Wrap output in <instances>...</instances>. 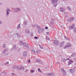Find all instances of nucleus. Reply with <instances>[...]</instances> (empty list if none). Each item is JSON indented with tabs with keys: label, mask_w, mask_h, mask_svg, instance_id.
<instances>
[{
	"label": "nucleus",
	"mask_w": 76,
	"mask_h": 76,
	"mask_svg": "<svg viewBox=\"0 0 76 76\" xmlns=\"http://www.w3.org/2000/svg\"><path fill=\"white\" fill-rule=\"evenodd\" d=\"M20 44V45H23L24 46V47H25V48H27V49H29V45L26 44V42H24L22 41H21L20 42V43H19Z\"/></svg>",
	"instance_id": "f257e3e1"
},
{
	"label": "nucleus",
	"mask_w": 76,
	"mask_h": 76,
	"mask_svg": "<svg viewBox=\"0 0 76 76\" xmlns=\"http://www.w3.org/2000/svg\"><path fill=\"white\" fill-rule=\"evenodd\" d=\"M51 1V3L52 4H53V6L54 7H56L57 5V2L58 1V0H50Z\"/></svg>",
	"instance_id": "f03ea898"
},
{
	"label": "nucleus",
	"mask_w": 76,
	"mask_h": 76,
	"mask_svg": "<svg viewBox=\"0 0 76 76\" xmlns=\"http://www.w3.org/2000/svg\"><path fill=\"white\" fill-rule=\"evenodd\" d=\"M64 43H65V42L64 41H63L60 42L59 44V47H63L64 46Z\"/></svg>",
	"instance_id": "7ed1b4c3"
},
{
	"label": "nucleus",
	"mask_w": 76,
	"mask_h": 76,
	"mask_svg": "<svg viewBox=\"0 0 76 76\" xmlns=\"http://www.w3.org/2000/svg\"><path fill=\"white\" fill-rule=\"evenodd\" d=\"M74 19H75V18L74 17H71L67 19V20L69 22H70L73 21Z\"/></svg>",
	"instance_id": "20e7f679"
},
{
	"label": "nucleus",
	"mask_w": 76,
	"mask_h": 76,
	"mask_svg": "<svg viewBox=\"0 0 76 76\" xmlns=\"http://www.w3.org/2000/svg\"><path fill=\"white\" fill-rule=\"evenodd\" d=\"M39 29L38 30V33H41L44 32V29L42 28H39Z\"/></svg>",
	"instance_id": "39448f33"
},
{
	"label": "nucleus",
	"mask_w": 76,
	"mask_h": 76,
	"mask_svg": "<svg viewBox=\"0 0 76 76\" xmlns=\"http://www.w3.org/2000/svg\"><path fill=\"white\" fill-rule=\"evenodd\" d=\"M61 72L63 75H66V72L64 70L63 68H62L61 70Z\"/></svg>",
	"instance_id": "423d86ee"
},
{
	"label": "nucleus",
	"mask_w": 76,
	"mask_h": 76,
	"mask_svg": "<svg viewBox=\"0 0 76 76\" xmlns=\"http://www.w3.org/2000/svg\"><path fill=\"white\" fill-rule=\"evenodd\" d=\"M53 43L55 45L57 46L58 45V41L57 40H55L53 42Z\"/></svg>",
	"instance_id": "0eeeda50"
},
{
	"label": "nucleus",
	"mask_w": 76,
	"mask_h": 76,
	"mask_svg": "<svg viewBox=\"0 0 76 76\" xmlns=\"http://www.w3.org/2000/svg\"><path fill=\"white\" fill-rule=\"evenodd\" d=\"M60 10L61 12H64L66 10L65 8L63 7H61L60 9Z\"/></svg>",
	"instance_id": "6e6552de"
},
{
	"label": "nucleus",
	"mask_w": 76,
	"mask_h": 76,
	"mask_svg": "<svg viewBox=\"0 0 76 76\" xmlns=\"http://www.w3.org/2000/svg\"><path fill=\"white\" fill-rule=\"evenodd\" d=\"M32 26H33V27H35L36 28H40V27H39V26H38V24H35L34 25H32Z\"/></svg>",
	"instance_id": "1a4fd4ad"
},
{
	"label": "nucleus",
	"mask_w": 76,
	"mask_h": 76,
	"mask_svg": "<svg viewBox=\"0 0 76 76\" xmlns=\"http://www.w3.org/2000/svg\"><path fill=\"white\" fill-rule=\"evenodd\" d=\"M12 50H17V48H16V46L15 45H14L12 46Z\"/></svg>",
	"instance_id": "9d476101"
},
{
	"label": "nucleus",
	"mask_w": 76,
	"mask_h": 76,
	"mask_svg": "<svg viewBox=\"0 0 76 76\" xmlns=\"http://www.w3.org/2000/svg\"><path fill=\"white\" fill-rule=\"evenodd\" d=\"M25 32L26 34H30L29 30L28 29H26L25 30Z\"/></svg>",
	"instance_id": "9b49d317"
},
{
	"label": "nucleus",
	"mask_w": 76,
	"mask_h": 76,
	"mask_svg": "<svg viewBox=\"0 0 76 76\" xmlns=\"http://www.w3.org/2000/svg\"><path fill=\"white\" fill-rule=\"evenodd\" d=\"M27 51H24L23 52V57H26L27 56Z\"/></svg>",
	"instance_id": "f8f14e48"
},
{
	"label": "nucleus",
	"mask_w": 76,
	"mask_h": 76,
	"mask_svg": "<svg viewBox=\"0 0 76 76\" xmlns=\"http://www.w3.org/2000/svg\"><path fill=\"white\" fill-rule=\"evenodd\" d=\"M47 75L48 76H54V75L53 73H52L51 74L49 73L47 74Z\"/></svg>",
	"instance_id": "ddd939ff"
},
{
	"label": "nucleus",
	"mask_w": 76,
	"mask_h": 76,
	"mask_svg": "<svg viewBox=\"0 0 76 76\" xmlns=\"http://www.w3.org/2000/svg\"><path fill=\"white\" fill-rule=\"evenodd\" d=\"M75 28V25L73 24H72L71 26H69V29H73Z\"/></svg>",
	"instance_id": "4468645a"
},
{
	"label": "nucleus",
	"mask_w": 76,
	"mask_h": 76,
	"mask_svg": "<svg viewBox=\"0 0 76 76\" xmlns=\"http://www.w3.org/2000/svg\"><path fill=\"white\" fill-rule=\"evenodd\" d=\"M73 63V61L71 60H70L68 62V64L69 65H70V64H71Z\"/></svg>",
	"instance_id": "2eb2a0df"
},
{
	"label": "nucleus",
	"mask_w": 76,
	"mask_h": 76,
	"mask_svg": "<svg viewBox=\"0 0 76 76\" xmlns=\"http://www.w3.org/2000/svg\"><path fill=\"white\" fill-rule=\"evenodd\" d=\"M66 45L67 46H68V47H72V45H71V44H70L69 42H68L66 43Z\"/></svg>",
	"instance_id": "dca6fc26"
},
{
	"label": "nucleus",
	"mask_w": 76,
	"mask_h": 76,
	"mask_svg": "<svg viewBox=\"0 0 76 76\" xmlns=\"http://www.w3.org/2000/svg\"><path fill=\"white\" fill-rule=\"evenodd\" d=\"M21 66H17V68L18 70H20Z\"/></svg>",
	"instance_id": "f3484780"
},
{
	"label": "nucleus",
	"mask_w": 76,
	"mask_h": 76,
	"mask_svg": "<svg viewBox=\"0 0 76 76\" xmlns=\"http://www.w3.org/2000/svg\"><path fill=\"white\" fill-rule=\"evenodd\" d=\"M75 71V69H70V73H73L74 72V71Z\"/></svg>",
	"instance_id": "a211bd4d"
},
{
	"label": "nucleus",
	"mask_w": 76,
	"mask_h": 76,
	"mask_svg": "<svg viewBox=\"0 0 76 76\" xmlns=\"http://www.w3.org/2000/svg\"><path fill=\"white\" fill-rule=\"evenodd\" d=\"M35 61H36L37 63L39 62L40 61V60L39 59L37 58L36 59H35Z\"/></svg>",
	"instance_id": "6ab92c4d"
},
{
	"label": "nucleus",
	"mask_w": 76,
	"mask_h": 76,
	"mask_svg": "<svg viewBox=\"0 0 76 76\" xmlns=\"http://www.w3.org/2000/svg\"><path fill=\"white\" fill-rule=\"evenodd\" d=\"M20 69V70H25V68H24V67H23V66H21Z\"/></svg>",
	"instance_id": "aec40b11"
},
{
	"label": "nucleus",
	"mask_w": 76,
	"mask_h": 76,
	"mask_svg": "<svg viewBox=\"0 0 76 76\" xmlns=\"http://www.w3.org/2000/svg\"><path fill=\"white\" fill-rule=\"evenodd\" d=\"M20 69V70H25V68H24V67H23V66H21Z\"/></svg>",
	"instance_id": "412c9836"
},
{
	"label": "nucleus",
	"mask_w": 76,
	"mask_h": 76,
	"mask_svg": "<svg viewBox=\"0 0 76 76\" xmlns=\"http://www.w3.org/2000/svg\"><path fill=\"white\" fill-rule=\"evenodd\" d=\"M20 28V25L19 24H18L17 26V29H19Z\"/></svg>",
	"instance_id": "4be33fe9"
},
{
	"label": "nucleus",
	"mask_w": 76,
	"mask_h": 76,
	"mask_svg": "<svg viewBox=\"0 0 76 76\" xmlns=\"http://www.w3.org/2000/svg\"><path fill=\"white\" fill-rule=\"evenodd\" d=\"M23 23L24 25L25 26L27 25L28 24V23H27V21H24L23 22Z\"/></svg>",
	"instance_id": "5701e85b"
},
{
	"label": "nucleus",
	"mask_w": 76,
	"mask_h": 76,
	"mask_svg": "<svg viewBox=\"0 0 76 76\" xmlns=\"http://www.w3.org/2000/svg\"><path fill=\"white\" fill-rule=\"evenodd\" d=\"M67 47H68V46H67V44H66V45H65L64 46V47L63 48V49H66V48H67Z\"/></svg>",
	"instance_id": "b1692460"
},
{
	"label": "nucleus",
	"mask_w": 76,
	"mask_h": 76,
	"mask_svg": "<svg viewBox=\"0 0 76 76\" xmlns=\"http://www.w3.org/2000/svg\"><path fill=\"white\" fill-rule=\"evenodd\" d=\"M61 61H63V62H65V61H66V60L65 59L63 58L61 60Z\"/></svg>",
	"instance_id": "393cba45"
},
{
	"label": "nucleus",
	"mask_w": 76,
	"mask_h": 76,
	"mask_svg": "<svg viewBox=\"0 0 76 76\" xmlns=\"http://www.w3.org/2000/svg\"><path fill=\"white\" fill-rule=\"evenodd\" d=\"M16 68H17V67L16 66H14L13 67V69H16Z\"/></svg>",
	"instance_id": "a878e982"
},
{
	"label": "nucleus",
	"mask_w": 76,
	"mask_h": 76,
	"mask_svg": "<svg viewBox=\"0 0 76 76\" xmlns=\"http://www.w3.org/2000/svg\"><path fill=\"white\" fill-rule=\"evenodd\" d=\"M8 49H5L4 50V51L5 52H7V51H8Z\"/></svg>",
	"instance_id": "bb28decb"
},
{
	"label": "nucleus",
	"mask_w": 76,
	"mask_h": 76,
	"mask_svg": "<svg viewBox=\"0 0 76 76\" xmlns=\"http://www.w3.org/2000/svg\"><path fill=\"white\" fill-rule=\"evenodd\" d=\"M7 9L6 10L7 11H8V12H11V10H10L9 9V8H7Z\"/></svg>",
	"instance_id": "cd10ccee"
},
{
	"label": "nucleus",
	"mask_w": 76,
	"mask_h": 76,
	"mask_svg": "<svg viewBox=\"0 0 76 76\" xmlns=\"http://www.w3.org/2000/svg\"><path fill=\"white\" fill-rule=\"evenodd\" d=\"M73 31H74V32H75L76 33V28H75L73 30Z\"/></svg>",
	"instance_id": "c85d7f7f"
},
{
	"label": "nucleus",
	"mask_w": 76,
	"mask_h": 76,
	"mask_svg": "<svg viewBox=\"0 0 76 76\" xmlns=\"http://www.w3.org/2000/svg\"><path fill=\"white\" fill-rule=\"evenodd\" d=\"M3 47H4V48H6V44H4L3 45Z\"/></svg>",
	"instance_id": "c756f323"
},
{
	"label": "nucleus",
	"mask_w": 76,
	"mask_h": 76,
	"mask_svg": "<svg viewBox=\"0 0 76 76\" xmlns=\"http://www.w3.org/2000/svg\"><path fill=\"white\" fill-rule=\"evenodd\" d=\"M31 51L33 53H35V51L34 50L31 49Z\"/></svg>",
	"instance_id": "7c9ffc66"
},
{
	"label": "nucleus",
	"mask_w": 76,
	"mask_h": 76,
	"mask_svg": "<svg viewBox=\"0 0 76 76\" xmlns=\"http://www.w3.org/2000/svg\"><path fill=\"white\" fill-rule=\"evenodd\" d=\"M17 35L18 37H20V35L19 34V33H17Z\"/></svg>",
	"instance_id": "2f4dec72"
},
{
	"label": "nucleus",
	"mask_w": 76,
	"mask_h": 76,
	"mask_svg": "<svg viewBox=\"0 0 76 76\" xmlns=\"http://www.w3.org/2000/svg\"><path fill=\"white\" fill-rule=\"evenodd\" d=\"M67 9H68L69 10H71V9H70V7H67Z\"/></svg>",
	"instance_id": "473e14b6"
},
{
	"label": "nucleus",
	"mask_w": 76,
	"mask_h": 76,
	"mask_svg": "<svg viewBox=\"0 0 76 76\" xmlns=\"http://www.w3.org/2000/svg\"><path fill=\"white\" fill-rule=\"evenodd\" d=\"M38 71L39 72H40V73H41L42 72V71H41V70L39 68L38 69Z\"/></svg>",
	"instance_id": "72a5a7b5"
},
{
	"label": "nucleus",
	"mask_w": 76,
	"mask_h": 76,
	"mask_svg": "<svg viewBox=\"0 0 76 76\" xmlns=\"http://www.w3.org/2000/svg\"><path fill=\"white\" fill-rule=\"evenodd\" d=\"M39 46L41 49H42V48H43V47H42V46L41 45H39Z\"/></svg>",
	"instance_id": "f704fd0d"
},
{
	"label": "nucleus",
	"mask_w": 76,
	"mask_h": 76,
	"mask_svg": "<svg viewBox=\"0 0 76 76\" xmlns=\"http://www.w3.org/2000/svg\"><path fill=\"white\" fill-rule=\"evenodd\" d=\"M39 64H42V61H40L39 62Z\"/></svg>",
	"instance_id": "c9c22d12"
},
{
	"label": "nucleus",
	"mask_w": 76,
	"mask_h": 76,
	"mask_svg": "<svg viewBox=\"0 0 76 76\" xmlns=\"http://www.w3.org/2000/svg\"><path fill=\"white\" fill-rule=\"evenodd\" d=\"M75 56V53H73L72 54V55H71V57H74Z\"/></svg>",
	"instance_id": "e433bc0d"
},
{
	"label": "nucleus",
	"mask_w": 76,
	"mask_h": 76,
	"mask_svg": "<svg viewBox=\"0 0 76 76\" xmlns=\"http://www.w3.org/2000/svg\"><path fill=\"white\" fill-rule=\"evenodd\" d=\"M64 38L66 39H67V40H68V39H68L67 37H66L64 36Z\"/></svg>",
	"instance_id": "4c0bfd02"
},
{
	"label": "nucleus",
	"mask_w": 76,
	"mask_h": 76,
	"mask_svg": "<svg viewBox=\"0 0 76 76\" xmlns=\"http://www.w3.org/2000/svg\"><path fill=\"white\" fill-rule=\"evenodd\" d=\"M16 9H17V10H18V11H20V8H16Z\"/></svg>",
	"instance_id": "58836bf2"
},
{
	"label": "nucleus",
	"mask_w": 76,
	"mask_h": 76,
	"mask_svg": "<svg viewBox=\"0 0 76 76\" xmlns=\"http://www.w3.org/2000/svg\"><path fill=\"white\" fill-rule=\"evenodd\" d=\"M2 53L3 54H6V53L4 51V50L2 51Z\"/></svg>",
	"instance_id": "ea45409f"
},
{
	"label": "nucleus",
	"mask_w": 76,
	"mask_h": 76,
	"mask_svg": "<svg viewBox=\"0 0 76 76\" xmlns=\"http://www.w3.org/2000/svg\"><path fill=\"white\" fill-rule=\"evenodd\" d=\"M46 39H47V40H49L50 39V38L49 37H46Z\"/></svg>",
	"instance_id": "a19ab883"
},
{
	"label": "nucleus",
	"mask_w": 76,
	"mask_h": 76,
	"mask_svg": "<svg viewBox=\"0 0 76 76\" xmlns=\"http://www.w3.org/2000/svg\"><path fill=\"white\" fill-rule=\"evenodd\" d=\"M14 12H18V11L17 10H15Z\"/></svg>",
	"instance_id": "79ce46f5"
},
{
	"label": "nucleus",
	"mask_w": 76,
	"mask_h": 76,
	"mask_svg": "<svg viewBox=\"0 0 76 76\" xmlns=\"http://www.w3.org/2000/svg\"><path fill=\"white\" fill-rule=\"evenodd\" d=\"M9 14V11H7V15H8Z\"/></svg>",
	"instance_id": "37998d69"
},
{
	"label": "nucleus",
	"mask_w": 76,
	"mask_h": 76,
	"mask_svg": "<svg viewBox=\"0 0 76 76\" xmlns=\"http://www.w3.org/2000/svg\"><path fill=\"white\" fill-rule=\"evenodd\" d=\"M30 72L31 73H32L33 72H34V70H31Z\"/></svg>",
	"instance_id": "c03bdc74"
},
{
	"label": "nucleus",
	"mask_w": 76,
	"mask_h": 76,
	"mask_svg": "<svg viewBox=\"0 0 76 76\" xmlns=\"http://www.w3.org/2000/svg\"><path fill=\"white\" fill-rule=\"evenodd\" d=\"M14 75H15V73H12V76H14Z\"/></svg>",
	"instance_id": "a18cd8bd"
},
{
	"label": "nucleus",
	"mask_w": 76,
	"mask_h": 76,
	"mask_svg": "<svg viewBox=\"0 0 76 76\" xmlns=\"http://www.w3.org/2000/svg\"><path fill=\"white\" fill-rule=\"evenodd\" d=\"M9 64V62H7V63H5V64Z\"/></svg>",
	"instance_id": "49530a36"
},
{
	"label": "nucleus",
	"mask_w": 76,
	"mask_h": 76,
	"mask_svg": "<svg viewBox=\"0 0 76 76\" xmlns=\"http://www.w3.org/2000/svg\"><path fill=\"white\" fill-rule=\"evenodd\" d=\"M35 39H38V37H34Z\"/></svg>",
	"instance_id": "de8ad7c7"
},
{
	"label": "nucleus",
	"mask_w": 76,
	"mask_h": 76,
	"mask_svg": "<svg viewBox=\"0 0 76 76\" xmlns=\"http://www.w3.org/2000/svg\"><path fill=\"white\" fill-rule=\"evenodd\" d=\"M50 25H53V23H52V22H50Z\"/></svg>",
	"instance_id": "09e8293b"
},
{
	"label": "nucleus",
	"mask_w": 76,
	"mask_h": 76,
	"mask_svg": "<svg viewBox=\"0 0 76 76\" xmlns=\"http://www.w3.org/2000/svg\"><path fill=\"white\" fill-rule=\"evenodd\" d=\"M64 14H65L66 15V14H67V12H64Z\"/></svg>",
	"instance_id": "8fccbe9b"
},
{
	"label": "nucleus",
	"mask_w": 76,
	"mask_h": 76,
	"mask_svg": "<svg viewBox=\"0 0 76 76\" xmlns=\"http://www.w3.org/2000/svg\"><path fill=\"white\" fill-rule=\"evenodd\" d=\"M31 37H32V36H33V33H31Z\"/></svg>",
	"instance_id": "3c124183"
},
{
	"label": "nucleus",
	"mask_w": 76,
	"mask_h": 76,
	"mask_svg": "<svg viewBox=\"0 0 76 76\" xmlns=\"http://www.w3.org/2000/svg\"><path fill=\"white\" fill-rule=\"evenodd\" d=\"M28 61L29 63H31V60H28Z\"/></svg>",
	"instance_id": "603ef678"
},
{
	"label": "nucleus",
	"mask_w": 76,
	"mask_h": 76,
	"mask_svg": "<svg viewBox=\"0 0 76 76\" xmlns=\"http://www.w3.org/2000/svg\"><path fill=\"white\" fill-rule=\"evenodd\" d=\"M45 29H48V27H45Z\"/></svg>",
	"instance_id": "864d4df0"
},
{
	"label": "nucleus",
	"mask_w": 76,
	"mask_h": 76,
	"mask_svg": "<svg viewBox=\"0 0 76 76\" xmlns=\"http://www.w3.org/2000/svg\"><path fill=\"white\" fill-rule=\"evenodd\" d=\"M36 54H37V53H38V51H36Z\"/></svg>",
	"instance_id": "5fc2aeb1"
},
{
	"label": "nucleus",
	"mask_w": 76,
	"mask_h": 76,
	"mask_svg": "<svg viewBox=\"0 0 76 76\" xmlns=\"http://www.w3.org/2000/svg\"><path fill=\"white\" fill-rule=\"evenodd\" d=\"M53 20H54V19H53V18H52L51 19V20H52V21H53Z\"/></svg>",
	"instance_id": "6e6d98bb"
},
{
	"label": "nucleus",
	"mask_w": 76,
	"mask_h": 76,
	"mask_svg": "<svg viewBox=\"0 0 76 76\" xmlns=\"http://www.w3.org/2000/svg\"><path fill=\"white\" fill-rule=\"evenodd\" d=\"M46 33H47V34H49V32H47Z\"/></svg>",
	"instance_id": "4d7b16f0"
},
{
	"label": "nucleus",
	"mask_w": 76,
	"mask_h": 76,
	"mask_svg": "<svg viewBox=\"0 0 76 76\" xmlns=\"http://www.w3.org/2000/svg\"><path fill=\"white\" fill-rule=\"evenodd\" d=\"M74 59H75V61H76V58H75Z\"/></svg>",
	"instance_id": "13d9d810"
},
{
	"label": "nucleus",
	"mask_w": 76,
	"mask_h": 76,
	"mask_svg": "<svg viewBox=\"0 0 76 76\" xmlns=\"http://www.w3.org/2000/svg\"><path fill=\"white\" fill-rule=\"evenodd\" d=\"M57 64H59V62H57Z\"/></svg>",
	"instance_id": "bf43d9fd"
},
{
	"label": "nucleus",
	"mask_w": 76,
	"mask_h": 76,
	"mask_svg": "<svg viewBox=\"0 0 76 76\" xmlns=\"http://www.w3.org/2000/svg\"><path fill=\"white\" fill-rule=\"evenodd\" d=\"M69 60V58L67 59H66V60Z\"/></svg>",
	"instance_id": "052dcab7"
},
{
	"label": "nucleus",
	"mask_w": 76,
	"mask_h": 76,
	"mask_svg": "<svg viewBox=\"0 0 76 76\" xmlns=\"http://www.w3.org/2000/svg\"><path fill=\"white\" fill-rule=\"evenodd\" d=\"M27 71H28V70L27 69V70H26V72H27Z\"/></svg>",
	"instance_id": "680f3d73"
},
{
	"label": "nucleus",
	"mask_w": 76,
	"mask_h": 76,
	"mask_svg": "<svg viewBox=\"0 0 76 76\" xmlns=\"http://www.w3.org/2000/svg\"><path fill=\"white\" fill-rule=\"evenodd\" d=\"M74 69H75V70H76V67Z\"/></svg>",
	"instance_id": "e2e57ef3"
},
{
	"label": "nucleus",
	"mask_w": 76,
	"mask_h": 76,
	"mask_svg": "<svg viewBox=\"0 0 76 76\" xmlns=\"http://www.w3.org/2000/svg\"><path fill=\"white\" fill-rule=\"evenodd\" d=\"M67 17H68V15H66Z\"/></svg>",
	"instance_id": "0e129e2a"
},
{
	"label": "nucleus",
	"mask_w": 76,
	"mask_h": 76,
	"mask_svg": "<svg viewBox=\"0 0 76 76\" xmlns=\"http://www.w3.org/2000/svg\"><path fill=\"white\" fill-rule=\"evenodd\" d=\"M1 74H0V76H1Z\"/></svg>",
	"instance_id": "69168bd1"
},
{
	"label": "nucleus",
	"mask_w": 76,
	"mask_h": 76,
	"mask_svg": "<svg viewBox=\"0 0 76 76\" xmlns=\"http://www.w3.org/2000/svg\"><path fill=\"white\" fill-rule=\"evenodd\" d=\"M1 3H0V4H1Z\"/></svg>",
	"instance_id": "338daca9"
},
{
	"label": "nucleus",
	"mask_w": 76,
	"mask_h": 76,
	"mask_svg": "<svg viewBox=\"0 0 76 76\" xmlns=\"http://www.w3.org/2000/svg\"><path fill=\"white\" fill-rule=\"evenodd\" d=\"M12 36H14V35H13Z\"/></svg>",
	"instance_id": "774afa93"
}]
</instances>
